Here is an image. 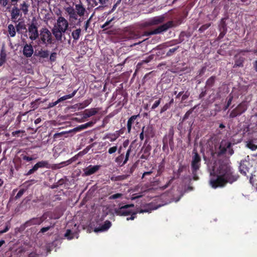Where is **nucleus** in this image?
I'll return each mask as SVG.
<instances>
[{
    "label": "nucleus",
    "instance_id": "nucleus-27",
    "mask_svg": "<svg viewBox=\"0 0 257 257\" xmlns=\"http://www.w3.org/2000/svg\"><path fill=\"white\" fill-rule=\"evenodd\" d=\"M43 222V220L40 218H34L29 222L30 224H40Z\"/></svg>",
    "mask_w": 257,
    "mask_h": 257
},
{
    "label": "nucleus",
    "instance_id": "nucleus-56",
    "mask_svg": "<svg viewBox=\"0 0 257 257\" xmlns=\"http://www.w3.org/2000/svg\"><path fill=\"white\" fill-rule=\"evenodd\" d=\"M40 121V118H38L36 120H35V123H37L38 122H39Z\"/></svg>",
    "mask_w": 257,
    "mask_h": 257
},
{
    "label": "nucleus",
    "instance_id": "nucleus-9",
    "mask_svg": "<svg viewBox=\"0 0 257 257\" xmlns=\"http://www.w3.org/2000/svg\"><path fill=\"white\" fill-rule=\"evenodd\" d=\"M164 20V18L162 16L153 17L148 20L146 23V26L156 25L162 23Z\"/></svg>",
    "mask_w": 257,
    "mask_h": 257
},
{
    "label": "nucleus",
    "instance_id": "nucleus-4",
    "mask_svg": "<svg viewBox=\"0 0 257 257\" xmlns=\"http://www.w3.org/2000/svg\"><path fill=\"white\" fill-rule=\"evenodd\" d=\"M254 171V167L252 166L249 161L244 160L240 162L239 171L244 176L248 177V175H250L251 172H253Z\"/></svg>",
    "mask_w": 257,
    "mask_h": 257
},
{
    "label": "nucleus",
    "instance_id": "nucleus-34",
    "mask_svg": "<svg viewBox=\"0 0 257 257\" xmlns=\"http://www.w3.org/2000/svg\"><path fill=\"white\" fill-rule=\"evenodd\" d=\"M117 150V147L116 146L111 147L108 150V153L110 154H111L114 152H115Z\"/></svg>",
    "mask_w": 257,
    "mask_h": 257
},
{
    "label": "nucleus",
    "instance_id": "nucleus-12",
    "mask_svg": "<svg viewBox=\"0 0 257 257\" xmlns=\"http://www.w3.org/2000/svg\"><path fill=\"white\" fill-rule=\"evenodd\" d=\"M100 168V166L99 165H90L84 169V172L85 175L89 176L95 173Z\"/></svg>",
    "mask_w": 257,
    "mask_h": 257
},
{
    "label": "nucleus",
    "instance_id": "nucleus-43",
    "mask_svg": "<svg viewBox=\"0 0 257 257\" xmlns=\"http://www.w3.org/2000/svg\"><path fill=\"white\" fill-rule=\"evenodd\" d=\"M23 158L24 160L27 161H31L33 160V159L32 157H27L26 156H24Z\"/></svg>",
    "mask_w": 257,
    "mask_h": 257
},
{
    "label": "nucleus",
    "instance_id": "nucleus-54",
    "mask_svg": "<svg viewBox=\"0 0 257 257\" xmlns=\"http://www.w3.org/2000/svg\"><path fill=\"white\" fill-rule=\"evenodd\" d=\"M142 196V195H137V196H135L133 197V199L141 197Z\"/></svg>",
    "mask_w": 257,
    "mask_h": 257
},
{
    "label": "nucleus",
    "instance_id": "nucleus-40",
    "mask_svg": "<svg viewBox=\"0 0 257 257\" xmlns=\"http://www.w3.org/2000/svg\"><path fill=\"white\" fill-rule=\"evenodd\" d=\"M24 193V190H20L18 193H17L16 197L17 198H20Z\"/></svg>",
    "mask_w": 257,
    "mask_h": 257
},
{
    "label": "nucleus",
    "instance_id": "nucleus-22",
    "mask_svg": "<svg viewBox=\"0 0 257 257\" xmlns=\"http://www.w3.org/2000/svg\"><path fill=\"white\" fill-rule=\"evenodd\" d=\"M97 112V110L96 108H92L90 109L86 110L84 112V116L90 117L92 115H95Z\"/></svg>",
    "mask_w": 257,
    "mask_h": 257
},
{
    "label": "nucleus",
    "instance_id": "nucleus-26",
    "mask_svg": "<svg viewBox=\"0 0 257 257\" xmlns=\"http://www.w3.org/2000/svg\"><path fill=\"white\" fill-rule=\"evenodd\" d=\"M8 31L11 37H14L16 35V31L14 26L10 24L8 26Z\"/></svg>",
    "mask_w": 257,
    "mask_h": 257
},
{
    "label": "nucleus",
    "instance_id": "nucleus-42",
    "mask_svg": "<svg viewBox=\"0 0 257 257\" xmlns=\"http://www.w3.org/2000/svg\"><path fill=\"white\" fill-rule=\"evenodd\" d=\"M132 123L131 122V120H128L127 123V130H128V132H130V131H131Z\"/></svg>",
    "mask_w": 257,
    "mask_h": 257
},
{
    "label": "nucleus",
    "instance_id": "nucleus-49",
    "mask_svg": "<svg viewBox=\"0 0 257 257\" xmlns=\"http://www.w3.org/2000/svg\"><path fill=\"white\" fill-rule=\"evenodd\" d=\"M231 101H232V98H230L229 99V100H228V102H227V106L226 107V109L229 106V105L230 104L231 102Z\"/></svg>",
    "mask_w": 257,
    "mask_h": 257
},
{
    "label": "nucleus",
    "instance_id": "nucleus-24",
    "mask_svg": "<svg viewBox=\"0 0 257 257\" xmlns=\"http://www.w3.org/2000/svg\"><path fill=\"white\" fill-rule=\"evenodd\" d=\"M49 55V52L47 50H43L39 51L37 54L38 57L42 58H47Z\"/></svg>",
    "mask_w": 257,
    "mask_h": 257
},
{
    "label": "nucleus",
    "instance_id": "nucleus-52",
    "mask_svg": "<svg viewBox=\"0 0 257 257\" xmlns=\"http://www.w3.org/2000/svg\"><path fill=\"white\" fill-rule=\"evenodd\" d=\"M151 173V172H145L144 174H143V176H145V175H149Z\"/></svg>",
    "mask_w": 257,
    "mask_h": 257
},
{
    "label": "nucleus",
    "instance_id": "nucleus-10",
    "mask_svg": "<svg viewBox=\"0 0 257 257\" xmlns=\"http://www.w3.org/2000/svg\"><path fill=\"white\" fill-rule=\"evenodd\" d=\"M172 26V22H168V23H166L165 24H164L158 28L155 29L154 30L152 34H157L161 33L164 31H166L167 29H168L169 28L171 27Z\"/></svg>",
    "mask_w": 257,
    "mask_h": 257
},
{
    "label": "nucleus",
    "instance_id": "nucleus-38",
    "mask_svg": "<svg viewBox=\"0 0 257 257\" xmlns=\"http://www.w3.org/2000/svg\"><path fill=\"white\" fill-rule=\"evenodd\" d=\"M123 156L122 155L117 157L115 159L116 162H117L118 164H120L121 162V160H122Z\"/></svg>",
    "mask_w": 257,
    "mask_h": 257
},
{
    "label": "nucleus",
    "instance_id": "nucleus-64",
    "mask_svg": "<svg viewBox=\"0 0 257 257\" xmlns=\"http://www.w3.org/2000/svg\"><path fill=\"white\" fill-rule=\"evenodd\" d=\"M18 0H12V2H17Z\"/></svg>",
    "mask_w": 257,
    "mask_h": 257
},
{
    "label": "nucleus",
    "instance_id": "nucleus-28",
    "mask_svg": "<svg viewBox=\"0 0 257 257\" xmlns=\"http://www.w3.org/2000/svg\"><path fill=\"white\" fill-rule=\"evenodd\" d=\"M92 122H88L84 124H82L80 125L79 126L74 128V130L75 131H80L81 130H83L85 128H86L88 126H90L92 125Z\"/></svg>",
    "mask_w": 257,
    "mask_h": 257
},
{
    "label": "nucleus",
    "instance_id": "nucleus-18",
    "mask_svg": "<svg viewBox=\"0 0 257 257\" xmlns=\"http://www.w3.org/2000/svg\"><path fill=\"white\" fill-rule=\"evenodd\" d=\"M250 183L252 186H254L257 188V171H254L251 172L249 179Z\"/></svg>",
    "mask_w": 257,
    "mask_h": 257
},
{
    "label": "nucleus",
    "instance_id": "nucleus-21",
    "mask_svg": "<svg viewBox=\"0 0 257 257\" xmlns=\"http://www.w3.org/2000/svg\"><path fill=\"white\" fill-rule=\"evenodd\" d=\"M243 105V104H241L239 105H238V107H237L236 109L235 110L232 111L230 113V116L231 117H234L236 115H237L238 114H240L242 112H243L245 110V109H246L245 107L243 108V110H240L241 109V107H242V106Z\"/></svg>",
    "mask_w": 257,
    "mask_h": 257
},
{
    "label": "nucleus",
    "instance_id": "nucleus-57",
    "mask_svg": "<svg viewBox=\"0 0 257 257\" xmlns=\"http://www.w3.org/2000/svg\"><path fill=\"white\" fill-rule=\"evenodd\" d=\"M254 67H255V70L257 71V61L255 63Z\"/></svg>",
    "mask_w": 257,
    "mask_h": 257
},
{
    "label": "nucleus",
    "instance_id": "nucleus-1",
    "mask_svg": "<svg viewBox=\"0 0 257 257\" xmlns=\"http://www.w3.org/2000/svg\"><path fill=\"white\" fill-rule=\"evenodd\" d=\"M210 172L209 183L213 188L224 187L226 183H232L237 179L227 164L211 162L207 164Z\"/></svg>",
    "mask_w": 257,
    "mask_h": 257
},
{
    "label": "nucleus",
    "instance_id": "nucleus-39",
    "mask_svg": "<svg viewBox=\"0 0 257 257\" xmlns=\"http://www.w3.org/2000/svg\"><path fill=\"white\" fill-rule=\"evenodd\" d=\"M113 18L110 20L109 21H107L102 26V28H105L106 27H107L110 23L113 20Z\"/></svg>",
    "mask_w": 257,
    "mask_h": 257
},
{
    "label": "nucleus",
    "instance_id": "nucleus-5",
    "mask_svg": "<svg viewBox=\"0 0 257 257\" xmlns=\"http://www.w3.org/2000/svg\"><path fill=\"white\" fill-rule=\"evenodd\" d=\"M231 144L227 141H222L219 147V154L227 153L231 155L233 153V150L230 148Z\"/></svg>",
    "mask_w": 257,
    "mask_h": 257
},
{
    "label": "nucleus",
    "instance_id": "nucleus-23",
    "mask_svg": "<svg viewBox=\"0 0 257 257\" xmlns=\"http://www.w3.org/2000/svg\"><path fill=\"white\" fill-rule=\"evenodd\" d=\"M81 30L80 29H77L73 31L72 33V37L75 40H78L80 37Z\"/></svg>",
    "mask_w": 257,
    "mask_h": 257
},
{
    "label": "nucleus",
    "instance_id": "nucleus-20",
    "mask_svg": "<svg viewBox=\"0 0 257 257\" xmlns=\"http://www.w3.org/2000/svg\"><path fill=\"white\" fill-rule=\"evenodd\" d=\"M20 10L17 7H14L11 12L12 19L15 21L20 15Z\"/></svg>",
    "mask_w": 257,
    "mask_h": 257
},
{
    "label": "nucleus",
    "instance_id": "nucleus-44",
    "mask_svg": "<svg viewBox=\"0 0 257 257\" xmlns=\"http://www.w3.org/2000/svg\"><path fill=\"white\" fill-rule=\"evenodd\" d=\"M50 227L49 226H48V227H43L41 230V231L42 232H46L47 231H48L49 229H50Z\"/></svg>",
    "mask_w": 257,
    "mask_h": 257
},
{
    "label": "nucleus",
    "instance_id": "nucleus-3",
    "mask_svg": "<svg viewBox=\"0 0 257 257\" xmlns=\"http://www.w3.org/2000/svg\"><path fill=\"white\" fill-rule=\"evenodd\" d=\"M134 207V205H126L119 207L115 210V213L117 215L126 216L129 214H132L131 217H127V220H133L136 217V214L138 212L134 211L132 208Z\"/></svg>",
    "mask_w": 257,
    "mask_h": 257
},
{
    "label": "nucleus",
    "instance_id": "nucleus-25",
    "mask_svg": "<svg viewBox=\"0 0 257 257\" xmlns=\"http://www.w3.org/2000/svg\"><path fill=\"white\" fill-rule=\"evenodd\" d=\"M76 92H77V90H74L71 94L61 97L59 98V101H61H61L65 100L66 99L71 98L75 95Z\"/></svg>",
    "mask_w": 257,
    "mask_h": 257
},
{
    "label": "nucleus",
    "instance_id": "nucleus-36",
    "mask_svg": "<svg viewBox=\"0 0 257 257\" xmlns=\"http://www.w3.org/2000/svg\"><path fill=\"white\" fill-rule=\"evenodd\" d=\"M160 103V100L156 101L152 105V109H154L157 107Z\"/></svg>",
    "mask_w": 257,
    "mask_h": 257
},
{
    "label": "nucleus",
    "instance_id": "nucleus-61",
    "mask_svg": "<svg viewBox=\"0 0 257 257\" xmlns=\"http://www.w3.org/2000/svg\"><path fill=\"white\" fill-rule=\"evenodd\" d=\"M224 127V126L222 124H220V127L223 128Z\"/></svg>",
    "mask_w": 257,
    "mask_h": 257
},
{
    "label": "nucleus",
    "instance_id": "nucleus-31",
    "mask_svg": "<svg viewBox=\"0 0 257 257\" xmlns=\"http://www.w3.org/2000/svg\"><path fill=\"white\" fill-rule=\"evenodd\" d=\"M119 136V134L118 133H116L114 134L110 135L109 138L111 141H114Z\"/></svg>",
    "mask_w": 257,
    "mask_h": 257
},
{
    "label": "nucleus",
    "instance_id": "nucleus-37",
    "mask_svg": "<svg viewBox=\"0 0 257 257\" xmlns=\"http://www.w3.org/2000/svg\"><path fill=\"white\" fill-rule=\"evenodd\" d=\"M130 151H131V150L130 149L127 150L126 154V156H125V159L124 161L123 162V163H122V164H124L127 161L128 157L130 155Z\"/></svg>",
    "mask_w": 257,
    "mask_h": 257
},
{
    "label": "nucleus",
    "instance_id": "nucleus-63",
    "mask_svg": "<svg viewBox=\"0 0 257 257\" xmlns=\"http://www.w3.org/2000/svg\"><path fill=\"white\" fill-rule=\"evenodd\" d=\"M162 205H159L158 207L155 208L154 209H157L159 207H161Z\"/></svg>",
    "mask_w": 257,
    "mask_h": 257
},
{
    "label": "nucleus",
    "instance_id": "nucleus-13",
    "mask_svg": "<svg viewBox=\"0 0 257 257\" xmlns=\"http://www.w3.org/2000/svg\"><path fill=\"white\" fill-rule=\"evenodd\" d=\"M192 162V167L195 171L198 170L200 167V158L196 152L194 153Z\"/></svg>",
    "mask_w": 257,
    "mask_h": 257
},
{
    "label": "nucleus",
    "instance_id": "nucleus-14",
    "mask_svg": "<svg viewBox=\"0 0 257 257\" xmlns=\"http://www.w3.org/2000/svg\"><path fill=\"white\" fill-rule=\"evenodd\" d=\"M111 225V223L109 221H105L99 227L95 228L94 231L95 232L105 231L110 227Z\"/></svg>",
    "mask_w": 257,
    "mask_h": 257
},
{
    "label": "nucleus",
    "instance_id": "nucleus-46",
    "mask_svg": "<svg viewBox=\"0 0 257 257\" xmlns=\"http://www.w3.org/2000/svg\"><path fill=\"white\" fill-rule=\"evenodd\" d=\"M137 117V115H133L128 119V120H131V122L132 123V121L135 120Z\"/></svg>",
    "mask_w": 257,
    "mask_h": 257
},
{
    "label": "nucleus",
    "instance_id": "nucleus-35",
    "mask_svg": "<svg viewBox=\"0 0 257 257\" xmlns=\"http://www.w3.org/2000/svg\"><path fill=\"white\" fill-rule=\"evenodd\" d=\"M121 196V194L117 193V194H115L111 195L109 197V198L110 199H116V198L120 197Z\"/></svg>",
    "mask_w": 257,
    "mask_h": 257
},
{
    "label": "nucleus",
    "instance_id": "nucleus-59",
    "mask_svg": "<svg viewBox=\"0 0 257 257\" xmlns=\"http://www.w3.org/2000/svg\"><path fill=\"white\" fill-rule=\"evenodd\" d=\"M3 184V181L0 179V186H1Z\"/></svg>",
    "mask_w": 257,
    "mask_h": 257
},
{
    "label": "nucleus",
    "instance_id": "nucleus-8",
    "mask_svg": "<svg viewBox=\"0 0 257 257\" xmlns=\"http://www.w3.org/2000/svg\"><path fill=\"white\" fill-rule=\"evenodd\" d=\"M49 168V164L47 161H42L36 163L32 169H30L27 174L30 175L36 172L39 168Z\"/></svg>",
    "mask_w": 257,
    "mask_h": 257
},
{
    "label": "nucleus",
    "instance_id": "nucleus-48",
    "mask_svg": "<svg viewBox=\"0 0 257 257\" xmlns=\"http://www.w3.org/2000/svg\"><path fill=\"white\" fill-rule=\"evenodd\" d=\"M8 230H9V227L8 226H6V227L5 228V229L4 230L0 231V233H3L5 232H6L7 231H8Z\"/></svg>",
    "mask_w": 257,
    "mask_h": 257
},
{
    "label": "nucleus",
    "instance_id": "nucleus-30",
    "mask_svg": "<svg viewBox=\"0 0 257 257\" xmlns=\"http://www.w3.org/2000/svg\"><path fill=\"white\" fill-rule=\"evenodd\" d=\"M89 5L92 7H94L97 6V2L95 0H86Z\"/></svg>",
    "mask_w": 257,
    "mask_h": 257
},
{
    "label": "nucleus",
    "instance_id": "nucleus-55",
    "mask_svg": "<svg viewBox=\"0 0 257 257\" xmlns=\"http://www.w3.org/2000/svg\"><path fill=\"white\" fill-rule=\"evenodd\" d=\"M5 241L4 240L0 241V247L4 243Z\"/></svg>",
    "mask_w": 257,
    "mask_h": 257
},
{
    "label": "nucleus",
    "instance_id": "nucleus-50",
    "mask_svg": "<svg viewBox=\"0 0 257 257\" xmlns=\"http://www.w3.org/2000/svg\"><path fill=\"white\" fill-rule=\"evenodd\" d=\"M89 20H88V21L86 22V23H85V30H86L87 29V28H88V26H89Z\"/></svg>",
    "mask_w": 257,
    "mask_h": 257
},
{
    "label": "nucleus",
    "instance_id": "nucleus-19",
    "mask_svg": "<svg viewBox=\"0 0 257 257\" xmlns=\"http://www.w3.org/2000/svg\"><path fill=\"white\" fill-rule=\"evenodd\" d=\"M246 146L251 151H254L257 149V144L255 140H248L246 142Z\"/></svg>",
    "mask_w": 257,
    "mask_h": 257
},
{
    "label": "nucleus",
    "instance_id": "nucleus-47",
    "mask_svg": "<svg viewBox=\"0 0 257 257\" xmlns=\"http://www.w3.org/2000/svg\"><path fill=\"white\" fill-rule=\"evenodd\" d=\"M168 109V105L166 104L162 108L161 112H163L165 111H166Z\"/></svg>",
    "mask_w": 257,
    "mask_h": 257
},
{
    "label": "nucleus",
    "instance_id": "nucleus-62",
    "mask_svg": "<svg viewBox=\"0 0 257 257\" xmlns=\"http://www.w3.org/2000/svg\"><path fill=\"white\" fill-rule=\"evenodd\" d=\"M19 27H20V24L18 25V26H17V31H19Z\"/></svg>",
    "mask_w": 257,
    "mask_h": 257
},
{
    "label": "nucleus",
    "instance_id": "nucleus-33",
    "mask_svg": "<svg viewBox=\"0 0 257 257\" xmlns=\"http://www.w3.org/2000/svg\"><path fill=\"white\" fill-rule=\"evenodd\" d=\"M57 54L56 53H52L50 57V60L52 62H54L56 60Z\"/></svg>",
    "mask_w": 257,
    "mask_h": 257
},
{
    "label": "nucleus",
    "instance_id": "nucleus-53",
    "mask_svg": "<svg viewBox=\"0 0 257 257\" xmlns=\"http://www.w3.org/2000/svg\"><path fill=\"white\" fill-rule=\"evenodd\" d=\"M1 3H2V2H3V4L4 6H5L7 4L6 0H1Z\"/></svg>",
    "mask_w": 257,
    "mask_h": 257
},
{
    "label": "nucleus",
    "instance_id": "nucleus-11",
    "mask_svg": "<svg viewBox=\"0 0 257 257\" xmlns=\"http://www.w3.org/2000/svg\"><path fill=\"white\" fill-rule=\"evenodd\" d=\"M29 34L30 38L32 40H35L38 37V30L36 26L33 24L29 27Z\"/></svg>",
    "mask_w": 257,
    "mask_h": 257
},
{
    "label": "nucleus",
    "instance_id": "nucleus-41",
    "mask_svg": "<svg viewBox=\"0 0 257 257\" xmlns=\"http://www.w3.org/2000/svg\"><path fill=\"white\" fill-rule=\"evenodd\" d=\"M60 102H61V101H59V98L57 101H55L54 102H52V103H50V107L54 106L56 105Z\"/></svg>",
    "mask_w": 257,
    "mask_h": 257
},
{
    "label": "nucleus",
    "instance_id": "nucleus-32",
    "mask_svg": "<svg viewBox=\"0 0 257 257\" xmlns=\"http://www.w3.org/2000/svg\"><path fill=\"white\" fill-rule=\"evenodd\" d=\"M215 78L213 77H210L206 82L207 85L211 86L214 81Z\"/></svg>",
    "mask_w": 257,
    "mask_h": 257
},
{
    "label": "nucleus",
    "instance_id": "nucleus-15",
    "mask_svg": "<svg viewBox=\"0 0 257 257\" xmlns=\"http://www.w3.org/2000/svg\"><path fill=\"white\" fill-rule=\"evenodd\" d=\"M34 53L33 48L31 45L26 44L23 48V54L27 57H31Z\"/></svg>",
    "mask_w": 257,
    "mask_h": 257
},
{
    "label": "nucleus",
    "instance_id": "nucleus-29",
    "mask_svg": "<svg viewBox=\"0 0 257 257\" xmlns=\"http://www.w3.org/2000/svg\"><path fill=\"white\" fill-rule=\"evenodd\" d=\"M21 10L25 14H27L28 12V6L24 3L21 5Z\"/></svg>",
    "mask_w": 257,
    "mask_h": 257
},
{
    "label": "nucleus",
    "instance_id": "nucleus-58",
    "mask_svg": "<svg viewBox=\"0 0 257 257\" xmlns=\"http://www.w3.org/2000/svg\"><path fill=\"white\" fill-rule=\"evenodd\" d=\"M147 212V210H141L139 212V213H143V212Z\"/></svg>",
    "mask_w": 257,
    "mask_h": 257
},
{
    "label": "nucleus",
    "instance_id": "nucleus-17",
    "mask_svg": "<svg viewBox=\"0 0 257 257\" xmlns=\"http://www.w3.org/2000/svg\"><path fill=\"white\" fill-rule=\"evenodd\" d=\"M66 11L68 14L70 18L77 20V16L76 12H75V10L71 7H69L66 8Z\"/></svg>",
    "mask_w": 257,
    "mask_h": 257
},
{
    "label": "nucleus",
    "instance_id": "nucleus-60",
    "mask_svg": "<svg viewBox=\"0 0 257 257\" xmlns=\"http://www.w3.org/2000/svg\"><path fill=\"white\" fill-rule=\"evenodd\" d=\"M187 97V95H184L183 96V99H185Z\"/></svg>",
    "mask_w": 257,
    "mask_h": 257
},
{
    "label": "nucleus",
    "instance_id": "nucleus-6",
    "mask_svg": "<svg viewBox=\"0 0 257 257\" xmlns=\"http://www.w3.org/2000/svg\"><path fill=\"white\" fill-rule=\"evenodd\" d=\"M41 40L44 44H50L51 43V33L46 28H43L40 33Z\"/></svg>",
    "mask_w": 257,
    "mask_h": 257
},
{
    "label": "nucleus",
    "instance_id": "nucleus-2",
    "mask_svg": "<svg viewBox=\"0 0 257 257\" xmlns=\"http://www.w3.org/2000/svg\"><path fill=\"white\" fill-rule=\"evenodd\" d=\"M68 27V21L64 18L59 17L57 19V24L53 31V34L56 39L58 40H61L62 34L66 32Z\"/></svg>",
    "mask_w": 257,
    "mask_h": 257
},
{
    "label": "nucleus",
    "instance_id": "nucleus-16",
    "mask_svg": "<svg viewBox=\"0 0 257 257\" xmlns=\"http://www.w3.org/2000/svg\"><path fill=\"white\" fill-rule=\"evenodd\" d=\"M77 16L79 15L80 17L83 16L86 11L85 8L81 4H76L75 7Z\"/></svg>",
    "mask_w": 257,
    "mask_h": 257
},
{
    "label": "nucleus",
    "instance_id": "nucleus-51",
    "mask_svg": "<svg viewBox=\"0 0 257 257\" xmlns=\"http://www.w3.org/2000/svg\"><path fill=\"white\" fill-rule=\"evenodd\" d=\"M108 0H99V3L101 4V5H104L106 1H107Z\"/></svg>",
    "mask_w": 257,
    "mask_h": 257
},
{
    "label": "nucleus",
    "instance_id": "nucleus-45",
    "mask_svg": "<svg viewBox=\"0 0 257 257\" xmlns=\"http://www.w3.org/2000/svg\"><path fill=\"white\" fill-rule=\"evenodd\" d=\"M144 127H143L142 132L141 133L140 135V138L141 140H143L144 139Z\"/></svg>",
    "mask_w": 257,
    "mask_h": 257
},
{
    "label": "nucleus",
    "instance_id": "nucleus-7",
    "mask_svg": "<svg viewBox=\"0 0 257 257\" xmlns=\"http://www.w3.org/2000/svg\"><path fill=\"white\" fill-rule=\"evenodd\" d=\"M78 227L76 224H75L74 227L71 229H67L64 236L68 239H72L74 237L78 238L77 234L78 232Z\"/></svg>",
    "mask_w": 257,
    "mask_h": 257
}]
</instances>
